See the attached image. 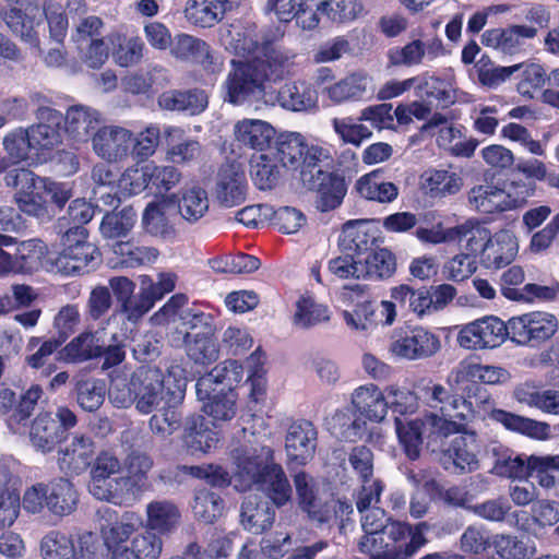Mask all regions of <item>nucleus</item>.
<instances>
[{
    "instance_id": "obj_1",
    "label": "nucleus",
    "mask_w": 559,
    "mask_h": 559,
    "mask_svg": "<svg viewBox=\"0 0 559 559\" xmlns=\"http://www.w3.org/2000/svg\"><path fill=\"white\" fill-rule=\"evenodd\" d=\"M168 393L163 371L156 366L143 365L129 379H114L108 396L115 407L128 408L133 405L140 414L148 415L167 402Z\"/></svg>"
},
{
    "instance_id": "obj_2",
    "label": "nucleus",
    "mask_w": 559,
    "mask_h": 559,
    "mask_svg": "<svg viewBox=\"0 0 559 559\" xmlns=\"http://www.w3.org/2000/svg\"><path fill=\"white\" fill-rule=\"evenodd\" d=\"M427 522L395 523L384 534L357 542V549L368 559H412L427 543Z\"/></svg>"
},
{
    "instance_id": "obj_3",
    "label": "nucleus",
    "mask_w": 559,
    "mask_h": 559,
    "mask_svg": "<svg viewBox=\"0 0 559 559\" xmlns=\"http://www.w3.org/2000/svg\"><path fill=\"white\" fill-rule=\"evenodd\" d=\"M231 457L237 467L236 475L242 479L245 487L275 465L274 449L265 433H257L247 428L241 430L239 444L231 450Z\"/></svg>"
},
{
    "instance_id": "obj_4",
    "label": "nucleus",
    "mask_w": 559,
    "mask_h": 559,
    "mask_svg": "<svg viewBox=\"0 0 559 559\" xmlns=\"http://www.w3.org/2000/svg\"><path fill=\"white\" fill-rule=\"evenodd\" d=\"M23 508L32 514L47 509L52 515L63 518L72 514L79 504V493L74 485L60 477L48 484H35L23 495Z\"/></svg>"
},
{
    "instance_id": "obj_5",
    "label": "nucleus",
    "mask_w": 559,
    "mask_h": 559,
    "mask_svg": "<svg viewBox=\"0 0 559 559\" xmlns=\"http://www.w3.org/2000/svg\"><path fill=\"white\" fill-rule=\"evenodd\" d=\"M225 81L224 100L233 105H242L252 98L259 97L263 92L266 74L259 68V62L248 59L236 63Z\"/></svg>"
},
{
    "instance_id": "obj_6",
    "label": "nucleus",
    "mask_w": 559,
    "mask_h": 559,
    "mask_svg": "<svg viewBox=\"0 0 559 559\" xmlns=\"http://www.w3.org/2000/svg\"><path fill=\"white\" fill-rule=\"evenodd\" d=\"M511 341L522 346L538 347L558 331V320L547 312H530L509 320Z\"/></svg>"
},
{
    "instance_id": "obj_7",
    "label": "nucleus",
    "mask_w": 559,
    "mask_h": 559,
    "mask_svg": "<svg viewBox=\"0 0 559 559\" xmlns=\"http://www.w3.org/2000/svg\"><path fill=\"white\" fill-rule=\"evenodd\" d=\"M296 501L308 518L318 523H329L335 515V502L323 501L314 477L305 471L292 475Z\"/></svg>"
},
{
    "instance_id": "obj_8",
    "label": "nucleus",
    "mask_w": 559,
    "mask_h": 559,
    "mask_svg": "<svg viewBox=\"0 0 559 559\" xmlns=\"http://www.w3.org/2000/svg\"><path fill=\"white\" fill-rule=\"evenodd\" d=\"M439 349V337L423 326L394 331L390 344L392 354L407 360L429 358Z\"/></svg>"
},
{
    "instance_id": "obj_9",
    "label": "nucleus",
    "mask_w": 559,
    "mask_h": 559,
    "mask_svg": "<svg viewBox=\"0 0 559 559\" xmlns=\"http://www.w3.org/2000/svg\"><path fill=\"white\" fill-rule=\"evenodd\" d=\"M511 340L509 322L504 323L497 317H485L466 324L459 333V344L467 349L495 348Z\"/></svg>"
},
{
    "instance_id": "obj_10",
    "label": "nucleus",
    "mask_w": 559,
    "mask_h": 559,
    "mask_svg": "<svg viewBox=\"0 0 559 559\" xmlns=\"http://www.w3.org/2000/svg\"><path fill=\"white\" fill-rule=\"evenodd\" d=\"M245 50L252 55V61L266 74V81H277L289 73L293 66L292 56L273 44L267 37L246 39Z\"/></svg>"
},
{
    "instance_id": "obj_11",
    "label": "nucleus",
    "mask_w": 559,
    "mask_h": 559,
    "mask_svg": "<svg viewBox=\"0 0 559 559\" xmlns=\"http://www.w3.org/2000/svg\"><path fill=\"white\" fill-rule=\"evenodd\" d=\"M212 195L214 202L223 209H233L246 201L247 179L239 164L226 163L221 166Z\"/></svg>"
},
{
    "instance_id": "obj_12",
    "label": "nucleus",
    "mask_w": 559,
    "mask_h": 559,
    "mask_svg": "<svg viewBox=\"0 0 559 559\" xmlns=\"http://www.w3.org/2000/svg\"><path fill=\"white\" fill-rule=\"evenodd\" d=\"M318 447V429L307 419L293 421L285 435V452L288 464L304 466L316 454Z\"/></svg>"
},
{
    "instance_id": "obj_13",
    "label": "nucleus",
    "mask_w": 559,
    "mask_h": 559,
    "mask_svg": "<svg viewBox=\"0 0 559 559\" xmlns=\"http://www.w3.org/2000/svg\"><path fill=\"white\" fill-rule=\"evenodd\" d=\"M449 385L447 388L440 383H433L426 386L424 393L427 405L444 416L461 420H472L475 416L472 402L453 392L452 386L455 385L454 383L449 382Z\"/></svg>"
},
{
    "instance_id": "obj_14",
    "label": "nucleus",
    "mask_w": 559,
    "mask_h": 559,
    "mask_svg": "<svg viewBox=\"0 0 559 559\" xmlns=\"http://www.w3.org/2000/svg\"><path fill=\"white\" fill-rule=\"evenodd\" d=\"M95 153L108 162L126 157L133 145L132 133L118 126L99 128L92 138Z\"/></svg>"
},
{
    "instance_id": "obj_15",
    "label": "nucleus",
    "mask_w": 559,
    "mask_h": 559,
    "mask_svg": "<svg viewBox=\"0 0 559 559\" xmlns=\"http://www.w3.org/2000/svg\"><path fill=\"white\" fill-rule=\"evenodd\" d=\"M100 263V252L95 245H83L73 250H61L51 265L57 273L76 276L94 270Z\"/></svg>"
},
{
    "instance_id": "obj_16",
    "label": "nucleus",
    "mask_w": 559,
    "mask_h": 559,
    "mask_svg": "<svg viewBox=\"0 0 559 559\" xmlns=\"http://www.w3.org/2000/svg\"><path fill=\"white\" fill-rule=\"evenodd\" d=\"M323 177L314 179L312 175L306 173L304 176V186L317 192L316 206L321 212H328L341 205L346 194V183L344 178L330 174H321Z\"/></svg>"
},
{
    "instance_id": "obj_17",
    "label": "nucleus",
    "mask_w": 559,
    "mask_h": 559,
    "mask_svg": "<svg viewBox=\"0 0 559 559\" xmlns=\"http://www.w3.org/2000/svg\"><path fill=\"white\" fill-rule=\"evenodd\" d=\"M36 126L25 129L34 150H49L61 143L60 126L63 115L50 107L41 106L37 109Z\"/></svg>"
},
{
    "instance_id": "obj_18",
    "label": "nucleus",
    "mask_w": 559,
    "mask_h": 559,
    "mask_svg": "<svg viewBox=\"0 0 559 559\" xmlns=\"http://www.w3.org/2000/svg\"><path fill=\"white\" fill-rule=\"evenodd\" d=\"M536 34L537 28L527 25L491 28L481 35V44L504 55H514L522 50L524 39L534 38Z\"/></svg>"
},
{
    "instance_id": "obj_19",
    "label": "nucleus",
    "mask_w": 559,
    "mask_h": 559,
    "mask_svg": "<svg viewBox=\"0 0 559 559\" xmlns=\"http://www.w3.org/2000/svg\"><path fill=\"white\" fill-rule=\"evenodd\" d=\"M276 508L285 507L293 501L294 490L283 466L271 465L264 474L252 483Z\"/></svg>"
},
{
    "instance_id": "obj_20",
    "label": "nucleus",
    "mask_w": 559,
    "mask_h": 559,
    "mask_svg": "<svg viewBox=\"0 0 559 559\" xmlns=\"http://www.w3.org/2000/svg\"><path fill=\"white\" fill-rule=\"evenodd\" d=\"M510 373L501 367L462 361L449 374L448 382L461 386L467 382L497 384L507 382Z\"/></svg>"
},
{
    "instance_id": "obj_21",
    "label": "nucleus",
    "mask_w": 559,
    "mask_h": 559,
    "mask_svg": "<svg viewBox=\"0 0 559 559\" xmlns=\"http://www.w3.org/2000/svg\"><path fill=\"white\" fill-rule=\"evenodd\" d=\"M94 455L95 445L92 439L84 435H75L59 450L58 463L61 469L79 475L87 469Z\"/></svg>"
},
{
    "instance_id": "obj_22",
    "label": "nucleus",
    "mask_w": 559,
    "mask_h": 559,
    "mask_svg": "<svg viewBox=\"0 0 559 559\" xmlns=\"http://www.w3.org/2000/svg\"><path fill=\"white\" fill-rule=\"evenodd\" d=\"M462 432L451 441L448 448L441 449L443 463L451 462L460 473H471L478 467L476 435L467 433L465 430Z\"/></svg>"
},
{
    "instance_id": "obj_23",
    "label": "nucleus",
    "mask_w": 559,
    "mask_h": 559,
    "mask_svg": "<svg viewBox=\"0 0 559 559\" xmlns=\"http://www.w3.org/2000/svg\"><path fill=\"white\" fill-rule=\"evenodd\" d=\"M64 129L76 142H86L103 121L102 114L90 106L73 105L63 116Z\"/></svg>"
},
{
    "instance_id": "obj_24",
    "label": "nucleus",
    "mask_w": 559,
    "mask_h": 559,
    "mask_svg": "<svg viewBox=\"0 0 559 559\" xmlns=\"http://www.w3.org/2000/svg\"><path fill=\"white\" fill-rule=\"evenodd\" d=\"M275 506L257 495L247 496L241 503V524L253 534L271 528L275 520Z\"/></svg>"
},
{
    "instance_id": "obj_25",
    "label": "nucleus",
    "mask_w": 559,
    "mask_h": 559,
    "mask_svg": "<svg viewBox=\"0 0 559 559\" xmlns=\"http://www.w3.org/2000/svg\"><path fill=\"white\" fill-rule=\"evenodd\" d=\"M445 238L452 241L465 240L466 253L472 257L480 253L484 261L490 243L491 231L478 222L467 221L462 225L447 229Z\"/></svg>"
},
{
    "instance_id": "obj_26",
    "label": "nucleus",
    "mask_w": 559,
    "mask_h": 559,
    "mask_svg": "<svg viewBox=\"0 0 559 559\" xmlns=\"http://www.w3.org/2000/svg\"><path fill=\"white\" fill-rule=\"evenodd\" d=\"M234 131L239 143L261 152L271 147L276 135V131L271 123L259 119L238 121Z\"/></svg>"
},
{
    "instance_id": "obj_27",
    "label": "nucleus",
    "mask_w": 559,
    "mask_h": 559,
    "mask_svg": "<svg viewBox=\"0 0 559 559\" xmlns=\"http://www.w3.org/2000/svg\"><path fill=\"white\" fill-rule=\"evenodd\" d=\"M182 439L191 452H207L219 442L217 431L211 429L201 415L188 416L183 424Z\"/></svg>"
},
{
    "instance_id": "obj_28",
    "label": "nucleus",
    "mask_w": 559,
    "mask_h": 559,
    "mask_svg": "<svg viewBox=\"0 0 559 559\" xmlns=\"http://www.w3.org/2000/svg\"><path fill=\"white\" fill-rule=\"evenodd\" d=\"M230 0H189L185 8L186 19L201 27H212L231 10Z\"/></svg>"
},
{
    "instance_id": "obj_29",
    "label": "nucleus",
    "mask_w": 559,
    "mask_h": 559,
    "mask_svg": "<svg viewBox=\"0 0 559 559\" xmlns=\"http://www.w3.org/2000/svg\"><path fill=\"white\" fill-rule=\"evenodd\" d=\"M420 420L424 426L425 437L428 440V444H436L440 449L443 448V439L453 433L464 431L467 423L469 421L451 418L438 412H428L420 418Z\"/></svg>"
},
{
    "instance_id": "obj_30",
    "label": "nucleus",
    "mask_w": 559,
    "mask_h": 559,
    "mask_svg": "<svg viewBox=\"0 0 559 559\" xmlns=\"http://www.w3.org/2000/svg\"><path fill=\"white\" fill-rule=\"evenodd\" d=\"M29 438L33 447L47 453L52 451L63 438V431L51 413H40L34 419Z\"/></svg>"
},
{
    "instance_id": "obj_31",
    "label": "nucleus",
    "mask_w": 559,
    "mask_h": 559,
    "mask_svg": "<svg viewBox=\"0 0 559 559\" xmlns=\"http://www.w3.org/2000/svg\"><path fill=\"white\" fill-rule=\"evenodd\" d=\"M164 136L168 145L167 158L174 164H189L200 158L201 144L190 138L183 139L181 129L169 127Z\"/></svg>"
},
{
    "instance_id": "obj_32",
    "label": "nucleus",
    "mask_w": 559,
    "mask_h": 559,
    "mask_svg": "<svg viewBox=\"0 0 559 559\" xmlns=\"http://www.w3.org/2000/svg\"><path fill=\"white\" fill-rule=\"evenodd\" d=\"M355 408L370 420L380 423L388 412V403L383 393L374 385L360 386L352 396Z\"/></svg>"
},
{
    "instance_id": "obj_33",
    "label": "nucleus",
    "mask_w": 559,
    "mask_h": 559,
    "mask_svg": "<svg viewBox=\"0 0 559 559\" xmlns=\"http://www.w3.org/2000/svg\"><path fill=\"white\" fill-rule=\"evenodd\" d=\"M357 192L366 200L391 203L399 195V188L381 177V170L371 171L356 181Z\"/></svg>"
},
{
    "instance_id": "obj_34",
    "label": "nucleus",
    "mask_w": 559,
    "mask_h": 559,
    "mask_svg": "<svg viewBox=\"0 0 559 559\" xmlns=\"http://www.w3.org/2000/svg\"><path fill=\"white\" fill-rule=\"evenodd\" d=\"M391 298L402 310L423 317L430 312L431 294L426 287L414 289L401 284L391 288Z\"/></svg>"
},
{
    "instance_id": "obj_35",
    "label": "nucleus",
    "mask_w": 559,
    "mask_h": 559,
    "mask_svg": "<svg viewBox=\"0 0 559 559\" xmlns=\"http://www.w3.org/2000/svg\"><path fill=\"white\" fill-rule=\"evenodd\" d=\"M376 238L368 234L361 222H347L343 226L341 236L342 249L359 259L360 255L369 253L376 248Z\"/></svg>"
},
{
    "instance_id": "obj_36",
    "label": "nucleus",
    "mask_w": 559,
    "mask_h": 559,
    "mask_svg": "<svg viewBox=\"0 0 559 559\" xmlns=\"http://www.w3.org/2000/svg\"><path fill=\"white\" fill-rule=\"evenodd\" d=\"M277 100L286 109L301 111L314 107L317 96L308 83L294 82L281 87L277 93Z\"/></svg>"
},
{
    "instance_id": "obj_37",
    "label": "nucleus",
    "mask_w": 559,
    "mask_h": 559,
    "mask_svg": "<svg viewBox=\"0 0 559 559\" xmlns=\"http://www.w3.org/2000/svg\"><path fill=\"white\" fill-rule=\"evenodd\" d=\"M518 252L515 236L509 230H500L490 238L484 262L488 266L502 267L510 264Z\"/></svg>"
},
{
    "instance_id": "obj_38",
    "label": "nucleus",
    "mask_w": 559,
    "mask_h": 559,
    "mask_svg": "<svg viewBox=\"0 0 559 559\" xmlns=\"http://www.w3.org/2000/svg\"><path fill=\"white\" fill-rule=\"evenodd\" d=\"M136 221V212L132 206L119 211L106 210L99 225V231L106 239H118L129 235Z\"/></svg>"
},
{
    "instance_id": "obj_39",
    "label": "nucleus",
    "mask_w": 559,
    "mask_h": 559,
    "mask_svg": "<svg viewBox=\"0 0 559 559\" xmlns=\"http://www.w3.org/2000/svg\"><path fill=\"white\" fill-rule=\"evenodd\" d=\"M183 341L188 356L197 364H211L218 358V346L211 329L206 332L194 334L186 332Z\"/></svg>"
},
{
    "instance_id": "obj_40",
    "label": "nucleus",
    "mask_w": 559,
    "mask_h": 559,
    "mask_svg": "<svg viewBox=\"0 0 559 559\" xmlns=\"http://www.w3.org/2000/svg\"><path fill=\"white\" fill-rule=\"evenodd\" d=\"M496 456L495 469L501 476L509 478L530 477L532 473V456L524 459L520 454H513L501 445L493 447Z\"/></svg>"
},
{
    "instance_id": "obj_41",
    "label": "nucleus",
    "mask_w": 559,
    "mask_h": 559,
    "mask_svg": "<svg viewBox=\"0 0 559 559\" xmlns=\"http://www.w3.org/2000/svg\"><path fill=\"white\" fill-rule=\"evenodd\" d=\"M2 144L7 155L0 156V174L27 159L33 148L27 132L22 128L7 134Z\"/></svg>"
},
{
    "instance_id": "obj_42",
    "label": "nucleus",
    "mask_w": 559,
    "mask_h": 559,
    "mask_svg": "<svg viewBox=\"0 0 559 559\" xmlns=\"http://www.w3.org/2000/svg\"><path fill=\"white\" fill-rule=\"evenodd\" d=\"M329 425L336 437L347 442H356L361 439L367 429V423L350 409L337 411L331 417Z\"/></svg>"
},
{
    "instance_id": "obj_43",
    "label": "nucleus",
    "mask_w": 559,
    "mask_h": 559,
    "mask_svg": "<svg viewBox=\"0 0 559 559\" xmlns=\"http://www.w3.org/2000/svg\"><path fill=\"white\" fill-rule=\"evenodd\" d=\"M183 414L175 405L165 402L148 420L151 432L162 440L168 439L182 426Z\"/></svg>"
},
{
    "instance_id": "obj_44",
    "label": "nucleus",
    "mask_w": 559,
    "mask_h": 559,
    "mask_svg": "<svg viewBox=\"0 0 559 559\" xmlns=\"http://www.w3.org/2000/svg\"><path fill=\"white\" fill-rule=\"evenodd\" d=\"M207 192L200 187L185 189L178 201L180 216L188 223L199 222L209 211Z\"/></svg>"
},
{
    "instance_id": "obj_45",
    "label": "nucleus",
    "mask_w": 559,
    "mask_h": 559,
    "mask_svg": "<svg viewBox=\"0 0 559 559\" xmlns=\"http://www.w3.org/2000/svg\"><path fill=\"white\" fill-rule=\"evenodd\" d=\"M330 320L329 310L325 306L316 302L310 296H301L296 302V310L293 316V324L301 330L311 329L320 323Z\"/></svg>"
},
{
    "instance_id": "obj_46",
    "label": "nucleus",
    "mask_w": 559,
    "mask_h": 559,
    "mask_svg": "<svg viewBox=\"0 0 559 559\" xmlns=\"http://www.w3.org/2000/svg\"><path fill=\"white\" fill-rule=\"evenodd\" d=\"M396 271L395 255L386 248H376L362 261V278L385 280Z\"/></svg>"
},
{
    "instance_id": "obj_47",
    "label": "nucleus",
    "mask_w": 559,
    "mask_h": 559,
    "mask_svg": "<svg viewBox=\"0 0 559 559\" xmlns=\"http://www.w3.org/2000/svg\"><path fill=\"white\" fill-rule=\"evenodd\" d=\"M503 199L504 190L488 183L475 186L468 192L469 204L485 214L506 211Z\"/></svg>"
},
{
    "instance_id": "obj_48",
    "label": "nucleus",
    "mask_w": 559,
    "mask_h": 559,
    "mask_svg": "<svg viewBox=\"0 0 559 559\" xmlns=\"http://www.w3.org/2000/svg\"><path fill=\"white\" fill-rule=\"evenodd\" d=\"M370 78L362 72H354L326 88L328 96L335 103L358 99L367 91Z\"/></svg>"
},
{
    "instance_id": "obj_49",
    "label": "nucleus",
    "mask_w": 559,
    "mask_h": 559,
    "mask_svg": "<svg viewBox=\"0 0 559 559\" xmlns=\"http://www.w3.org/2000/svg\"><path fill=\"white\" fill-rule=\"evenodd\" d=\"M147 526L165 533L171 531L179 522L180 512L170 501L156 500L147 504Z\"/></svg>"
},
{
    "instance_id": "obj_50",
    "label": "nucleus",
    "mask_w": 559,
    "mask_h": 559,
    "mask_svg": "<svg viewBox=\"0 0 559 559\" xmlns=\"http://www.w3.org/2000/svg\"><path fill=\"white\" fill-rule=\"evenodd\" d=\"M394 423L405 454L411 460H417L420 455L423 437L425 436L420 418L403 421L400 417H395Z\"/></svg>"
},
{
    "instance_id": "obj_51",
    "label": "nucleus",
    "mask_w": 559,
    "mask_h": 559,
    "mask_svg": "<svg viewBox=\"0 0 559 559\" xmlns=\"http://www.w3.org/2000/svg\"><path fill=\"white\" fill-rule=\"evenodd\" d=\"M491 418L501 423L510 430L519 431L531 437L540 438L549 430V425L545 423L525 418L502 409H493L491 412Z\"/></svg>"
},
{
    "instance_id": "obj_52",
    "label": "nucleus",
    "mask_w": 559,
    "mask_h": 559,
    "mask_svg": "<svg viewBox=\"0 0 559 559\" xmlns=\"http://www.w3.org/2000/svg\"><path fill=\"white\" fill-rule=\"evenodd\" d=\"M78 404L86 412L97 411L105 399V384L94 378L79 379L74 388Z\"/></svg>"
},
{
    "instance_id": "obj_53",
    "label": "nucleus",
    "mask_w": 559,
    "mask_h": 559,
    "mask_svg": "<svg viewBox=\"0 0 559 559\" xmlns=\"http://www.w3.org/2000/svg\"><path fill=\"white\" fill-rule=\"evenodd\" d=\"M307 144L299 133H288L280 136L276 142V158L284 167L296 169L300 166Z\"/></svg>"
},
{
    "instance_id": "obj_54",
    "label": "nucleus",
    "mask_w": 559,
    "mask_h": 559,
    "mask_svg": "<svg viewBox=\"0 0 559 559\" xmlns=\"http://www.w3.org/2000/svg\"><path fill=\"white\" fill-rule=\"evenodd\" d=\"M7 24L31 48L41 52L39 47V32L44 29V22L41 20H36L29 15L12 14L9 16Z\"/></svg>"
},
{
    "instance_id": "obj_55",
    "label": "nucleus",
    "mask_w": 559,
    "mask_h": 559,
    "mask_svg": "<svg viewBox=\"0 0 559 559\" xmlns=\"http://www.w3.org/2000/svg\"><path fill=\"white\" fill-rule=\"evenodd\" d=\"M114 45L112 57L120 67H131L140 62L144 44L138 37L126 38L121 35L110 37Z\"/></svg>"
},
{
    "instance_id": "obj_56",
    "label": "nucleus",
    "mask_w": 559,
    "mask_h": 559,
    "mask_svg": "<svg viewBox=\"0 0 559 559\" xmlns=\"http://www.w3.org/2000/svg\"><path fill=\"white\" fill-rule=\"evenodd\" d=\"M142 224L145 231L152 236L166 239L175 235V228L166 217L163 203L147 204L142 216Z\"/></svg>"
},
{
    "instance_id": "obj_57",
    "label": "nucleus",
    "mask_w": 559,
    "mask_h": 559,
    "mask_svg": "<svg viewBox=\"0 0 559 559\" xmlns=\"http://www.w3.org/2000/svg\"><path fill=\"white\" fill-rule=\"evenodd\" d=\"M14 253L19 255L20 274H33L41 267L47 246L40 239H28L20 241V250Z\"/></svg>"
},
{
    "instance_id": "obj_58",
    "label": "nucleus",
    "mask_w": 559,
    "mask_h": 559,
    "mask_svg": "<svg viewBox=\"0 0 559 559\" xmlns=\"http://www.w3.org/2000/svg\"><path fill=\"white\" fill-rule=\"evenodd\" d=\"M44 179L45 177H39L28 168L19 167L5 173L4 183L8 188L14 190V200L41 188Z\"/></svg>"
},
{
    "instance_id": "obj_59",
    "label": "nucleus",
    "mask_w": 559,
    "mask_h": 559,
    "mask_svg": "<svg viewBox=\"0 0 559 559\" xmlns=\"http://www.w3.org/2000/svg\"><path fill=\"white\" fill-rule=\"evenodd\" d=\"M104 22L96 15H79L73 17L71 41L76 46L86 45L92 40L103 38Z\"/></svg>"
},
{
    "instance_id": "obj_60",
    "label": "nucleus",
    "mask_w": 559,
    "mask_h": 559,
    "mask_svg": "<svg viewBox=\"0 0 559 559\" xmlns=\"http://www.w3.org/2000/svg\"><path fill=\"white\" fill-rule=\"evenodd\" d=\"M360 525L364 531V535L358 540H366L367 537H376L380 534H384L390 526L395 523H404L403 521L393 520L386 511L380 507H373L362 512H359Z\"/></svg>"
},
{
    "instance_id": "obj_61",
    "label": "nucleus",
    "mask_w": 559,
    "mask_h": 559,
    "mask_svg": "<svg viewBox=\"0 0 559 559\" xmlns=\"http://www.w3.org/2000/svg\"><path fill=\"white\" fill-rule=\"evenodd\" d=\"M532 473L530 477L545 488L559 487V455H532Z\"/></svg>"
},
{
    "instance_id": "obj_62",
    "label": "nucleus",
    "mask_w": 559,
    "mask_h": 559,
    "mask_svg": "<svg viewBox=\"0 0 559 559\" xmlns=\"http://www.w3.org/2000/svg\"><path fill=\"white\" fill-rule=\"evenodd\" d=\"M40 550L45 559H75L72 539L60 532L52 531L44 536Z\"/></svg>"
},
{
    "instance_id": "obj_63",
    "label": "nucleus",
    "mask_w": 559,
    "mask_h": 559,
    "mask_svg": "<svg viewBox=\"0 0 559 559\" xmlns=\"http://www.w3.org/2000/svg\"><path fill=\"white\" fill-rule=\"evenodd\" d=\"M194 515L204 523H213L224 510V501L219 495L209 490L195 493L192 506Z\"/></svg>"
},
{
    "instance_id": "obj_64",
    "label": "nucleus",
    "mask_w": 559,
    "mask_h": 559,
    "mask_svg": "<svg viewBox=\"0 0 559 559\" xmlns=\"http://www.w3.org/2000/svg\"><path fill=\"white\" fill-rule=\"evenodd\" d=\"M67 355L73 361H85L92 358L100 357L103 345L93 333H82L73 338L66 347Z\"/></svg>"
}]
</instances>
